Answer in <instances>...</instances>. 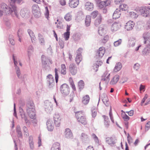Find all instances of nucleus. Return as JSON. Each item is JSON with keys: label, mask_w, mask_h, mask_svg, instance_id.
<instances>
[{"label": "nucleus", "mask_w": 150, "mask_h": 150, "mask_svg": "<svg viewBox=\"0 0 150 150\" xmlns=\"http://www.w3.org/2000/svg\"><path fill=\"white\" fill-rule=\"evenodd\" d=\"M0 7L4 11V14L7 15L10 14L12 16L18 17V11L15 4L10 3V5L8 6L4 3H1Z\"/></svg>", "instance_id": "f257e3e1"}, {"label": "nucleus", "mask_w": 150, "mask_h": 150, "mask_svg": "<svg viewBox=\"0 0 150 150\" xmlns=\"http://www.w3.org/2000/svg\"><path fill=\"white\" fill-rule=\"evenodd\" d=\"M26 112L31 119H34L35 116V110L34 104L32 100L28 101L26 108Z\"/></svg>", "instance_id": "f03ea898"}, {"label": "nucleus", "mask_w": 150, "mask_h": 150, "mask_svg": "<svg viewBox=\"0 0 150 150\" xmlns=\"http://www.w3.org/2000/svg\"><path fill=\"white\" fill-rule=\"evenodd\" d=\"M98 6L100 8L108 6L110 5V1L109 0L102 1L101 0H95Z\"/></svg>", "instance_id": "7ed1b4c3"}, {"label": "nucleus", "mask_w": 150, "mask_h": 150, "mask_svg": "<svg viewBox=\"0 0 150 150\" xmlns=\"http://www.w3.org/2000/svg\"><path fill=\"white\" fill-rule=\"evenodd\" d=\"M32 12L34 15L37 18L40 17L41 14L40 9L38 4H34L32 6Z\"/></svg>", "instance_id": "20e7f679"}, {"label": "nucleus", "mask_w": 150, "mask_h": 150, "mask_svg": "<svg viewBox=\"0 0 150 150\" xmlns=\"http://www.w3.org/2000/svg\"><path fill=\"white\" fill-rule=\"evenodd\" d=\"M75 116L79 122L84 125L87 124L85 117L84 116H83L82 114L80 112H77L75 114Z\"/></svg>", "instance_id": "39448f33"}, {"label": "nucleus", "mask_w": 150, "mask_h": 150, "mask_svg": "<svg viewBox=\"0 0 150 150\" xmlns=\"http://www.w3.org/2000/svg\"><path fill=\"white\" fill-rule=\"evenodd\" d=\"M44 103L45 111L47 113H50L53 110V106L52 103L48 100H46Z\"/></svg>", "instance_id": "423d86ee"}, {"label": "nucleus", "mask_w": 150, "mask_h": 150, "mask_svg": "<svg viewBox=\"0 0 150 150\" xmlns=\"http://www.w3.org/2000/svg\"><path fill=\"white\" fill-rule=\"evenodd\" d=\"M47 83L48 84V88L51 89H52L54 85V79L51 74H49L47 76Z\"/></svg>", "instance_id": "0eeeda50"}, {"label": "nucleus", "mask_w": 150, "mask_h": 150, "mask_svg": "<svg viewBox=\"0 0 150 150\" xmlns=\"http://www.w3.org/2000/svg\"><path fill=\"white\" fill-rule=\"evenodd\" d=\"M82 50L83 49L80 47L76 51L77 54L75 58V61L78 65H79L82 59L81 53Z\"/></svg>", "instance_id": "6e6552de"}, {"label": "nucleus", "mask_w": 150, "mask_h": 150, "mask_svg": "<svg viewBox=\"0 0 150 150\" xmlns=\"http://www.w3.org/2000/svg\"><path fill=\"white\" fill-rule=\"evenodd\" d=\"M139 11L141 15L145 17H149L150 16V12L148 10L146 7H141L139 9Z\"/></svg>", "instance_id": "1a4fd4ad"}, {"label": "nucleus", "mask_w": 150, "mask_h": 150, "mask_svg": "<svg viewBox=\"0 0 150 150\" xmlns=\"http://www.w3.org/2000/svg\"><path fill=\"white\" fill-rule=\"evenodd\" d=\"M105 140L106 143L111 146H114L117 142L116 138L115 136L106 137Z\"/></svg>", "instance_id": "9d476101"}, {"label": "nucleus", "mask_w": 150, "mask_h": 150, "mask_svg": "<svg viewBox=\"0 0 150 150\" xmlns=\"http://www.w3.org/2000/svg\"><path fill=\"white\" fill-rule=\"evenodd\" d=\"M54 120L55 126L59 127L60 125V118L59 115L57 113H56L54 116Z\"/></svg>", "instance_id": "9b49d317"}, {"label": "nucleus", "mask_w": 150, "mask_h": 150, "mask_svg": "<svg viewBox=\"0 0 150 150\" xmlns=\"http://www.w3.org/2000/svg\"><path fill=\"white\" fill-rule=\"evenodd\" d=\"M69 69L70 73L73 75H75L77 73V67L75 64H71L69 66Z\"/></svg>", "instance_id": "f8f14e48"}, {"label": "nucleus", "mask_w": 150, "mask_h": 150, "mask_svg": "<svg viewBox=\"0 0 150 150\" xmlns=\"http://www.w3.org/2000/svg\"><path fill=\"white\" fill-rule=\"evenodd\" d=\"M150 33L148 32H145L143 34V37L144 40V44L147 43L148 45H150Z\"/></svg>", "instance_id": "ddd939ff"}, {"label": "nucleus", "mask_w": 150, "mask_h": 150, "mask_svg": "<svg viewBox=\"0 0 150 150\" xmlns=\"http://www.w3.org/2000/svg\"><path fill=\"white\" fill-rule=\"evenodd\" d=\"M134 22L130 21H128L125 25V28L127 30H132L134 26Z\"/></svg>", "instance_id": "4468645a"}, {"label": "nucleus", "mask_w": 150, "mask_h": 150, "mask_svg": "<svg viewBox=\"0 0 150 150\" xmlns=\"http://www.w3.org/2000/svg\"><path fill=\"white\" fill-rule=\"evenodd\" d=\"M79 4L78 0H69L68 3L69 6L72 8H76Z\"/></svg>", "instance_id": "2eb2a0df"}, {"label": "nucleus", "mask_w": 150, "mask_h": 150, "mask_svg": "<svg viewBox=\"0 0 150 150\" xmlns=\"http://www.w3.org/2000/svg\"><path fill=\"white\" fill-rule=\"evenodd\" d=\"M81 139L82 142L84 144L88 143L89 142V139L88 136L84 133H82L81 135Z\"/></svg>", "instance_id": "dca6fc26"}, {"label": "nucleus", "mask_w": 150, "mask_h": 150, "mask_svg": "<svg viewBox=\"0 0 150 150\" xmlns=\"http://www.w3.org/2000/svg\"><path fill=\"white\" fill-rule=\"evenodd\" d=\"M121 26L120 23L119 22H115L112 25L111 27V30L113 32L116 31Z\"/></svg>", "instance_id": "f3484780"}, {"label": "nucleus", "mask_w": 150, "mask_h": 150, "mask_svg": "<svg viewBox=\"0 0 150 150\" xmlns=\"http://www.w3.org/2000/svg\"><path fill=\"white\" fill-rule=\"evenodd\" d=\"M15 70L18 78L24 81L25 79L22 76L19 68L18 67H16L15 68Z\"/></svg>", "instance_id": "a211bd4d"}, {"label": "nucleus", "mask_w": 150, "mask_h": 150, "mask_svg": "<svg viewBox=\"0 0 150 150\" xmlns=\"http://www.w3.org/2000/svg\"><path fill=\"white\" fill-rule=\"evenodd\" d=\"M102 20L103 18L101 15L100 14H98L96 19L94 22L95 25L97 27L99 24L101 23Z\"/></svg>", "instance_id": "6ab92c4d"}, {"label": "nucleus", "mask_w": 150, "mask_h": 150, "mask_svg": "<svg viewBox=\"0 0 150 150\" xmlns=\"http://www.w3.org/2000/svg\"><path fill=\"white\" fill-rule=\"evenodd\" d=\"M121 14V11L118 9H116L112 16L113 18L116 19L119 18Z\"/></svg>", "instance_id": "aec40b11"}, {"label": "nucleus", "mask_w": 150, "mask_h": 150, "mask_svg": "<svg viewBox=\"0 0 150 150\" xmlns=\"http://www.w3.org/2000/svg\"><path fill=\"white\" fill-rule=\"evenodd\" d=\"M93 3L88 2L85 4V8L88 11H92L93 9Z\"/></svg>", "instance_id": "412c9836"}, {"label": "nucleus", "mask_w": 150, "mask_h": 150, "mask_svg": "<svg viewBox=\"0 0 150 150\" xmlns=\"http://www.w3.org/2000/svg\"><path fill=\"white\" fill-rule=\"evenodd\" d=\"M51 150H61L60 145L59 143L54 142L52 145Z\"/></svg>", "instance_id": "4be33fe9"}, {"label": "nucleus", "mask_w": 150, "mask_h": 150, "mask_svg": "<svg viewBox=\"0 0 150 150\" xmlns=\"http://www.w3.org/2000/svg\"><path fill=\"white\" fill-rule=\"evenodd\" d=\"M46 124L48 130L49 131H53L54 129V126L53 125L52 122L50 120H48Z\"/></svg>", "instance_id": "5701e85b"}, {"label": "nucleus", "mask_w": 150, "mask_h": 150, "mask_svg": "<svg viewBox=\"0 0 150 150\" xmlns=\"http://www.w3.org/2000/svg\"><path fill=\"white\" fill-rule=\"evenodd\" d=\"M66 138L70 139H72L73 138L72 133L69 128H66Z\"/></svg>", "instance_id": "b1692460"}, {"label": "nucleus", "mask_w": 150, "mask_h": 150, "mask_svg": "<svg viewBox=\"0 0 150 150\" xmlns=\"http://www.w3.org/2000/svg\"><path fill=\"white\" fill-rule=\"evenodd\" d=\"M150 52V46L145 47L142 52V55L145 56L148 55Z\"/></svg>", "instance_id": "393cba45"}, {"label": "nucleus", "mask_w": 150, "mask_h": 150, "mask_svg": "<svg viewBox=\"0 0 150 150\" xmlns=\"http://www.w3.org/2000/svg\"><path fill=\"white\" fill-rule=\"evenodd\" d=\"M122 65L121 63L118 62L117 63L114 68V71L115 72H117L119 71L122 68Z\"/></svg>", "instance_id": "a878e982"}, {"label": "nucleus", "mask_w": 150, "mask_h": 150, "mask_svg": "<svg viewBox=\"0 0 150 150\" xmlns=\"http://www.w3.org/2000/svg\"><path fill=\"white\" fill-rule=\"evenodd\" d=\"M29 13V11L26 9L23 8L21 10L20 14L23 17H24L27 16Z\"/></svg>", "instance_id": "bb28decb"}, {"label": "nucleus", "mask_w": 150, "mask_h": 150, "mask_svg": "<svg viewBox=\"0 0 150 150\" xmlns=\"http://www.w3.org/2000/svg\"><path fill=\"white\" fill-rule=\"evenodd\" d=\"M119 79V76L118 75L115 76L113 77L112 80L110 82L111 84L113 85L116 83Z\"/></svg>", "instance_id": "cd10ccee"}, {"label": "nucleus", "mask_w": 150, "mask_h": 150, "mask_svg": "<svg viewBox=\"0 0 150 150\" xmlns=\"http://www.w3.org/2000/svg\"><path fill=\"white\" fill-rule=\"evenodd\" d=\"M42 64L43 66H48V65L47 64V62L48 58L44 55H42Z\"/></svg>", "instance_id": "c85d7f7f"}, {"label": "nucleus", "mask_w": 150, "mask_h": 150, "mask_svg": "<svg viewBox=\"0 0 150 150\" xmlns=\"http://www.w3.org/2000/svg\"><path fill=\"white\" fill-rule=\"evenodd\" d=\"M90 100L89 96L86 95L84 96L83 98L82 103L85 105H86L89 103Z\"/></svg>", "instance_id": "c756f323"}, {"label": "nucleus", "mask_w": 150, "mask_h": 150, "mask_svg": "<svg viewBox=\"0 0 150 150\" xmlns=\"http://www.w3.org/2000/svg\"><path fill=\"white\" fill-rule=\"evenodd\" d=\"M105 53V51H97L96 55V58L99 59L101 58L103 56Z\"/></svg>", "instance_id": "7c9ffc66"}, {"label": "nucleus", "mask_w": 150, "mask_h": 150, "mask_svg": "<svg viewBox=\"0 0 150 150\" xmlns=\"http://www.w3.org/2000/svg\"><path fill=\"white\" fill-rule=\"evenodd\" d=\"M33 48L32 46L31 45H30L28 47L27 50L28 54L29 59H30V56L33 52Z\"/></svg>", "instance_id": "2f4dec72"}, {"label": "nucleus", "mask_w": 150, "mask_h": 150, "mask_svg": "<svg viewBox=\"0 0 150 150\" xmlns=\"http://www.w3.org/2000/svg\"><path fill=\"white\" fill-rule=\"evenodd\" d=\"M38 39L40 44L42 45H44L45 43V40L43 36L40 34H38Z\"/></svg>", "instance_id": "473e14b6"}, {"label": "nucleus", "mask_w": 150, "mask_h": 150, "mask_svg": "<svg viewBox=\"0 0 150 150\" xmlns=\"http://www.w3.org/2000/svg\"><path fill=\"white\" fill-rule=\"evenodd\" d=\"M70 25H67V27L66 29V40H68L70 37Z\"/></svg>", "instance_id": "72a5a7b5"}, {"label": "nucleus", "mask_w": 150, "mask_h": 150, "mask_svg": "<svg viewBox=\"0 0 150 150\" xmlns=\"http://www.w3.org/2000/svg\"><path fill=\"white\" fill-rule=\"evenodd\" d=\"M27 31L30 37L31 38V39L32 42H33V40L35 41V36L31 30L29 29H28Z\"/></svg>", "instance_id": "f704fd0d"}, {"label": "nucleus", "mask_w": 150, "mask_h": 150, "mask_svg": "<svg viewBox=\"0 0 150 150\" xmlns=\"http://www.w3.org/2000/svg\"><path fill=\"white\" fill-rule=\"evenodd\" d=\"M91 22V17L90 16L88 15L86 17L85 20V24L86 26L90 25Z\"/></svg>", "instance_id": "c9c22d12"}, {"label": "nucleus", "mask_w": 150, "mask_h": 150, "mask_svg": "<svg viewBox=\"0 0 150 150\" xmlns=\"http://www.w3.org/2000/svg\"><path fill=\"white\" fill-rule=\"evenodd\" d=\"M29 141L30 148L31 149H33L34 148V143L33 142V137L32 136L29 137Z\"/></svg>", "instance_id": "e433bc0d"}, {"label": "nucleus", "mask_w": 150, "mask_h": 150, "mask_svg": "<svg viewBox=\"0 0 150 150\" xmlns=\"http://www.w3.org/2000/svg\"><path fill=\"white\" fill-rule=\"evenodd\" d=\"M78 85L80 91H81L84 88V83L83 80H81L78 82Z\"/></svg>", "instance_id": "4c0bfd02"}, {"label": "nucleus", "mask_w": 150, "mask_h": 150, "mask_svg": "<svg viewBox=\"0 0 150 150\" xmlns=\"http://www.w3.org/2000/svg\"><path fill=\"white\" fill-rule=\"evenodd\" d=\"M128 6L126 4H123L120 5L119 6V9L121 11H126L127 10Z\"/></svg>", "instance_id": "58836bf2"}, {"label": "nucleus", "mask_w": 150, "mask_h": 150, "mask_svg": "<svg viewBox=\"0 0 150 150\" xmlns=\"http://www.w3.org/2000/svg\"><path fill=\"white\" fill-rule=\"evenodd\" d=\"M81 35L79 33H77L74 34L72 36V38L75 41H78L80 39Z\"/></svg>", "instance_id": "ea45409f"}, {"label": "nucleus", "mask_w": 150, "mask_h": 150, "mask_svg": "<svg viewBox=\"0 0 150 150\" xmlns=\"http://www.w3.org/2000/svg\"><path fill=\"white\" fill-rule=\"evenodd\" d=\"M103 117L104 119V124L106 127H108L109 125L110 121L108 117L105 115H103Z\"/></svg>", "instance_id": "a19ab883"}, {"label": "nucleus", "mask_w": 150, "mask_h": 150, "mask_svg": "<svg viewBox=\"0 0 150 150\" xmlns=\"http://www.w3.org/2000/svg\"><path fill=\"white\" fill-rule=\"evenodd\" d=\"M60 91L61 93L63 95H65L66 93V84L64 83L60 87Z\"/></svg>", "instance_id": "79ce46f5"}, {"label": "nucleus", "mask_w": 150, "mask_h": 150, "mask_svg": "<svg viewBox=\"0 0 150 150\" xmlns=\"http://www.w3.org/2000/svg\"><path fill=\"white\" fill-rule=\"evenodd\" d=\"M110 74H108L106 77H105L104 76H102L101 78V80L106 81V82H108L110 80Z\"/></svg>", "instance_id": "37998d69"}, {"label": "nucleus", "mask_w": 150, "mask_h": 150, "mask_svg": "<svg viewBox=\"0 0 150 150\" xmlns=\"http://www.w3.org/2000/svg\"><path fill=\"white\" fill-rule=\"evenodd\" d=\"M129 15L130 17L133 18H136L138 16L137 13L133 11L129 12Z\"/></svg>", "instance_id": "c03bdc74"}, {"label": "nucleus", "mask_w": 150, "mask_h": 150, "mask_svg": "<svg viewBox=\"0 0 150 150\" xmlns=\"http://www.w3.org/2000/svg\"><path fill=\"white\" fill-rule=\"evenodd\" d=\"M61 73L64 75L66 74V66L64 64L61 65Z\"/></svg>", "instance_id": "a18cd8bd"}, {"label": "nucleus", "mask_w": 150, "mask_h": 150, "mask_svg": "<svg viewBox=\"0 0 150 150\" xmlns=\"http://www.w3.org/2000/svg\"><path fill=\"white\" fill-rule=\"evenodd\" d=\"M122 42V40L120 39L117 41H115L113 44L115 47H117L120 45Z\"/></svg>", "instance_id": "49530a36"}, {"label": "nucleus", "mask_w": 150, "mask_h": 150, "mask_svg": "<svg viewBox=\"0 0 150 150\" xmlns=\"http://www.w3.org/2000/svg\"><path fill=\"white\" fill-rule=\"evenodd\" d=\"M92 115V117H95L97 115V110L95 108H92L91 109Z\"/></svg>", "instance_id": "de8ad7c7"}, {"label": "nucleus", "mask_w": 150, "mask_h": 150, "mask_svg": "<svg viewBox=\"0 0 150 150\" xmlns=\"http://www.w3.org/2000/svg\"><path fill=\"white\" fill-rule=\"evenodd\" d=\"M10 1L11 2V3H12V4H14L15 3H16L18 4H21L23 3V0H10Z\"/></svg>", "instance_id": "09e8293b"}, {"label": "nucleus", "mask_w": 150, "mask_h": 150, "mask_svg": "<svg viewBox=\"0 0 150 150\" xmlns=\"http://www.w3.org/2000/svg\"><path fill=\"white\" fill-rule=\"evenodd\" d=\"M13 62L15 68H16V67H18L17 66L18 64V62H17V60L16 57L14 56V55H13Z\"/></svg>", "instance_id": "8fccbe9b"}, {"label": "nucleus", "mask_w": 150, "mask_h": 150, "mask_svg": "<svg viewBox=\"0 0 150 150\" xmlns=\"http://www.w3.org/2000/svg\"><path fill=\"white\" fill-rule=\"evenodd\" d=\"M122 118L125 121H127L129 120L130 117L125 113L122 114Z\"/></svg>", "instance_id": "3c124183"}, {"label": "nucleus", "mask_w": 150, "mask_h": 150, "mask_svg": "<svg viewBox=\"0 0 150 150\" xmlns=\"http://www.w3.org/2000/svg\"><path fill=\"white\" fill-rule=\"evenodd\" d=\"M22 119L24 120L25 122L27 125H30V122L29 120L28 119V117L26 115L25 117L24 116L23 117V118H22Z\"/></svg>", "instance_id": "603ef678"}, {"label": "nucleus", "mask_w": 150, "mask_h": 150, "mask_svg": "<svg viewBox=\"0 0 150 150\" xmlns=\"http://www.w3.org/2000/svg\"><path fill=\"white\" fill-rule=\"evenodd\" d=\"M104 30V28L103 27H100L99 28L98 30V33L99 35H102L103 33H104L103 31Z\"/></svg>", "instance_id": "864d4df0"}, {"label": "nucleus", "mask_w": 150, "mask_h": 150, "mask_svg": "<svg viewBox=\"0 0 150 150\" xmlns=\"http://www.w3.org/2000/svg\"><path fill=\"white\" fill-rule=\"evenodd\" d=\"M9 41L12 45H14L15 44V42L13 39V36L12 35L9 36Z\"/></svg>", "instance_id": "5fc2aeb1"}, {"label": "nucleus", "mask_w": 150, "mask_h": 150, "mask_svg": "<svg viewBox=\"0 0 150 150\" xmlns=\"http://www.w3.org/2000/svg\"><path fill=\"white\" fill-rule=\"evenodd\" d=\"M72 16L71 13H69L66 14V21H69L71 19Z\"/></svg>", "instance_id": "6e6d98bb"}, {"label": "nucleus", "mask_w": 150, "mask_h": 150, "mask_svg": "<svg viewBox=\"0 0 150 150\" xmlns=\"http://www.w3.org/2000/svg\"><path fill=\"white\" fill-rule=\"evenodd\" d=\"M98 14V11H95L91 13V16L93 18H94L96 17Z\"/></svg>", "instance_id": "4d7b16f0"}, {"label": "nucleus", "mask_w": 150, "mask_h": 150, "mask_svg": "<svg viewBox=\"0 0 150 150\" xmlns=\"http://www.w3.org/2000/svg\"><path fill=\"white\" fill-rule=\"evenodd\" d=\"M103 64V62L101 61H97L95 64H94V66H95L96 68H98L99 66H101Z\"/></svg>", "instance_id": "13d9d810"}, {"label": "nucleus", "mask_w": 150, "mask_h": 150, "mask_svg": "<svg viewBox=\"0 0 150 150\" xmlns=\"http://www.w3.org/2000/svg\"><path fill=\"white\" fill-rule=\"evenodd\" d=\"M23 130L24 133V134L26 136L29 135V133L27 127L25 126H24L23 128Z\"/></svg>", "instance_id": "bf43d9fd"}, {"label": "nucleus", "mask_w": 150, "mask_h": 150, "mask_svg": "<svg viewBox=\"0 0 150 150\" xmlns=\"http://www.w3.org/2000/svg\"><path fill=\"white\" fill-rule=\"evenodd\" d=\"M55 81L56 83H57L58 81L59 76L57 74V70L56 68L55 69Z\"/></svg>", "instance_id": "052dcab7"}, {"label": "nucleus", "mask_w": 150, "mask_h": 150, "mask_svg": "<svg viewBox=\"0 0 150 150\" xmlns=\"http://www.w3.org/2000/svg\"><path fill=\"white\" fill-rule=\"evenodd\" d=\"M92 137L95 141L96 143H98L99 140L97 136L95 134L93 133L92 134Z\"/></svg>", "instance_id": "680f3d73"}, {"label": "nucleus", "mask_w": 150, "mask_h": 150, "mask_svg": "<svg viewBox=\"0 0 150 150\" xmlns=\"http://www.w3.org/2000/svg\"><path fill=\"white\" fill-rule=\"evenodd\" d=\"M45 10L46 11L45 13V16L46 18L48 19V18H49V11L47 6L45 7Z\"/></svg>", "instance_id": "e2e57ef3"}, {"label": "nucleus", "mask_w": 150, "mask_h": 150, "mask_svg": "<svg viewBox=\"0 0 150 150\" xmlns=\"http://www.w3.org/2000/svg\"><path fill=\"white\" fill-rule=\"evenodd\" d=\"M109 36L108 35H106L104 38L102 40V42L103 43H105L108 40Z\"/></svg>", "instance_id": "0e129e2a"}, {"label": "nucleus", "mask_w": 150, "mask_h": 150, "mask_svg": "<svg viewBox=\"0 0 150 150\" xmlns=\"http://www.w3.org/2000/svg\"><path fill=\"white\" fill-rule=\"evenodd\" d=\"M23 33V30L22 29H19L18 31L17 34L18 37H21Z\"/></svg>", "instance_id": "69168bd1"}, {"label": "nucleus", "mask_w": 150, "mask_h": 150, "mask_svg": "<svg viewBox=\"0 0 150 150\" xmlns=\"http://www.w3.org/2000/svg\"><path fill=\"white\" fill-rule=\"evenodd\" d=\"M140 65L138 63L135 64L134 66V68L135 70L137 71L139 68Z\"/></svg>", "instance_id": "338daca9"}, {"label": "nucleus", "mask_w": 150, "mask_h": 150, "mask_svg": "<svg viewBox=\"0 0 150 150\" xmlns=\"http://www.w3.org/2000/svg\"><path fill=\"white\" fill-rule=\"evenodd\" d=\"M148 96L147 94H146L144 97V98L142 99L141 102V105H142V104L144 103L145 101V100L147 98Z\"/></svg>", "instance_id": "774afa93"}]
</instances>
